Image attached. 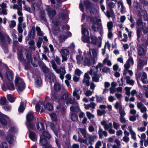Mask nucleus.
<instances>
[{"instance_id": "47", "label": "nucleus", "mask_w": 148, "mask_h": 148, "mask_svg": "<svg viewBox=\"0 0 148 148\" xmlns=\"http://www.w3.org/2000/svg\"><path fill=\"white\" fill-rule=\"evenodd\" d=\"M74 73L75 75L79 77L81 74L83 73V72L79 69L77 68L75 69Z\"/></svg>"}, {"instance_id": "3", "label": "nucleus", "mask_w": 148, "mask_h": 148, "mask_svg": "<svg viewBox=\"0 0 148 148\" xmlns=\"http://www.w3.org/2000/svg\"><path fill=\"white\" fill-rule=\"evenodd\" d=\"M146 24L142 22L140 18L138 19L136 22L137 34V40L139 38L141 34V30H143V32L145 34L148 33V27L145 28Z\"/></svg>"}, {"instance_id": "39", "label": "nucleus", "mask_w": 148, "mask_h": 148, "mask_svg": "<svg viewBox=\"0 0 148 148\" xmlns=\"http://www.w3.org/2000/svg\"><path fill=\"white\" fill-rule=\"evenodd\" d=\"M43 106L44 107V108L47 110H48L51 111L53 109V107L52 104L50 103H48L45 106L44 104H42Z\"/></svg>"}, {"instance_id": "46", "label": "nucleus", "mask_w": 148, "mask_h": 148, "mask_svg": "<svg viewBox=\"0 0 148 148\" xmlns=\"http://www.w3.org/2000/svg\"><path fill=\"white\" fill-rule=\"evenodd\" d=\"M86 116L89 119H92L95 117V116L92 114L90 112L87 111L86 112Z\"/></svg>"}, {"instance_id": "28", "label": "nucleus", "mask_w": 148, "mask_h": 148, "mask_svg": "<svg viewBox=\"0 0 148 148\" xmlns=\"http://www.w3.org/2000/svg\"><path fill=\"white\" fill-rule=\"evenodd\" d=\"M41 132L42 133V134L40 135V136H43L44 137V138H46L48 139L51 138V137L50 134L47 131H44V130H40Z\"/></svg>"}, {"instance_id": "60", "label": "nucleus", "mask_w": 148, "mask_h": 148, "mask_svg": "<svg viewBox=\"0 0 148 148\" xmlns=\"http://www.w3.org/2000/svg\"><path fill=\"white\" fill-rule=\"evenodd\" d=\"M107 62V65L109 66H111L112 65V63L111 62L108 60L107 58H105L103 61V63L104 64H105Z\"/></svg>"}, {"instance_id": "63", "label": "nucleus", "mask_w": 148, "mask_h": 148, "mask_svg": "<svg viewBox=\"0 0 148 148\" xmlns=\"http://www.w3.org/2000/svg\"><path fill=\"white\" fill-rule=\"evenodd\" d=\"M32 7L34 10H37L39 9V6L36 3H34L32 5Z\"/></svg>"}, {"instance_id": "7", "label": "nucleus", "mask_w": 148, "mask_h": 148, "mask_svg": "<svg viewBox=\"0 0 148 148\" xmlns=\"http://www.w3.org/2000/svg\"><path fill=\"white\" fill-rule=\"evenodd\" d=\"M90 49V50L91 56L88 57L89 62L86 64L87 65L91 66L96 63L97 54L98 53V49L97 48H94L92 49H89V51Z\"/></svg>"}, {"instance_id": "14", "label": "nucleus", "mask_w": 148, "mask_h": 148, "mask_svg": "<svg viewBox=\"0 0 148 148\" xmlns=\"http://www.w3.org/2000/svg\"><path fill=\"white\" fill-rule=\"evenodd\" d=\"M83 4L84 5L86 8L87 10H88L89 8H88V5H90V3L87 0H84L82 1H80V3L79 5V8L80 10L83 12H84Z\"/></svg>"}, {"instance_id": "59", "label": "nucleus", "mask_w": 148, "mask_h": 148, "mask_svg": "<svg viewBox=\"0 0 148 148\" xmlns=\"http://www.w3.org/2000/svg\"><path fill=\"white\" fill-rule=\"evenodd\" d=\"M106 113V112L104 110H97V114L99 116H101L103 114H105Z\"/></svg>"}, {"instance_id": "10", "label": "nucleus", "mask_w": 148, "mask_h": 148, "mask_svg": "<svg viewBox=\"0 0 148 148\" xmlns=\"http://www.w3.org/2000/svg\"><path fill=\"white\" fill-rule=\"evenodd\" d=\"M62 59V62H66L68 60L67 56L69 54V51L68 50L66 49H61L60 51Z\"/></svg>"}, {"instance_id": "30", "label": "nucleus", "mask_w": 148, "mask_h": 148, "mask_svg": "<svg viewBox=\"0 0 148 148\" xmlns=\"http://www.w3.org/2000/svg\"><path fill=\"white\" fill-rule=\"evenodd\" d=\"M39 65L42 68V69L44 72L46 73L49 72V68L46 66L43 62H41L39 64Z\"/></svg>"}, {"instance_id": "40", "label": "nucleus", "mask_w": 148, "mask_h": 148, "mask_svg": "<svg viewBox=\"0 0 148 148\" xmlns=\"http://www.w3.org/2000/svg\"><path fill=\"white\" fill-rule=\"evenodd\" d=\"M51 99L52 100L55 101H58L60 99L58 96L55 94H51Z\"/></svg>"}, {"instance_id": "43", "label": "nucleus", "mask_w": 148, "mask_h": 148, "mask_svg": "<svg viewBox=\"0 0 148 148\" xmlns=\"http://www.w3.org/2000/svg\"><path fill=\"white\" fill-rule=\"evenodd\" d=\"M94 75V76H93L92 77V81L95 82H98L100 75L99 74L97 75L96 74Z\"/></svg>"}, {"instance_id": "15", "label": "nucleus", "mask_w": 148, "mask_h": 148, "mask_svg": "<svg viewBox=\"0 0 148 148\" xmlns=\"http://www.w3.org/2000/svg\"><path fill=\"white\" fill-rule=\"evenodd\" d=\"M46 78L48 79L50 83H51L52 82H54L56 80V77L55 75L51 72H49L48 74L47 75L45 74Z\"/></svg>"}, {"instance_id": "18", "label": "nucleus", "mask_w": 148, "mask_h": 148, "mask_svg": "<svg viewBox=\"0 0 148 148\" xmlns=\"http://www.w3.org/2000/svg\"><path fill=\"white\" fill-rule=\"evenodd\" d=\"M134 64V60L133 58L131 57H129L128 59L127 60L126 63L124 65V68L129 69L130 66L133 65Z\"/></svg>"}, {"instance_id": "33", "label": "nucleus", "mask_w": 148, "mask_h": 148, "mask_svg": "<svg viewBox=\"0 0 148 148\" xmlns=\"http://www.w3.org/2000/svg\"><path fill=\"white\" fill-rule=\"evenodd\" d=\"M53 87L55 91L59 92L61 89V86L58 82H56L54 84Z\"/></svg>"}, {"instance_id": "61", "label": "nucleus", "mask_w": 148, "mask_h": 148, "mask_svg": "<svg viewBox=\"0 0 148 148\" xmlns=\"http://www.w3.org/2000/svg\"><path fill=\"white\" fill-rule=\"evenodd\" d=\"M16 25L15 21L14 20H12L10 22V23L9 24V26L10 28H13Z\"/></svg>"}, {"instance_id": "42", "label": "nucleus", "mask_w": 148, "mask_h": 148, "mask_svg": "<svg viewBox=\"0 0 148 148\" xmlns=\"http://www.w3.org/2000/svg\"><path fill=\"white\" fill-rule=\"evenodd\" d=\"M42 104H43V103H41L40 105L38 104H37L36 105L35 108L36 111L37 112H39L40 111V110L41 109V112L43 110V108L42 106Z\"/></svg>"}, {"instance_id": "64", "label": "nucleus", "mask_w": 148, "mask_h": 148, "mask_svg": "<svg viewBox=\"0 0 148 148\" xmlns=\"http://www.w3.org/2000/svg\"><path fill=\"white\" fill-rule=\"evenodd\" d=\"M0 148H8V145L6 142H3L0 145Z\"/></svg>"}, {"instance_id": "19", "label": "nucleus", "mask_w": 148, "mask_h": 148, "mask_svg": "<svg viewBox=\"0 0 148 148\" xmlns=\"http://www.w3.org/2000/svg\"><path fill=\"white\" fill-rule=\"evenodd\" d=\"M137 108L140 110V112L142 113L146 112L147 108L144 104L141 102H138L137 104Z\"/></svg>"}, {"instance_id": "5", "label": "nucleus", "mask_w": 148, "mask_h": 148, "mask_svg": "<svg viewBox=\"0 0 148 148\" xmlns=\"http://www.w3.org/2000/svg\"><path fill=\"white\" fill-rule=\"evenodd\" d=\"M3 66L5 68L8 70L6 71L5 74V76L10 81L12 80L14 78V73L12 71L9 69L6 64H2L1 62V61H0V77L2 79H3V75L2 73L3 70L1 68V67Z\"/></svg>"}, {"instance_id": "35", "label": "nucleus", "mask_w": 148, "mask_h": 148, "mask_svg": "<svg viewBox=\"0 0 148 148\" xmlns=\"http://www.w3.org/2000/svg\"><path fill=\"white\" fill-rule=\"evenodd\" d=\"M71 118L72 121H77L78 120V117L77 114L73 113L72 112H70Z\"/></svg>"}, {"instance_id": "1", "label": "nucleus", "mask_w": 148, "mask_h": 148, "mask_svg": "<svg viewBox=\"0 0 148 148\" xmlns=\"http://www.w3.org/2000/svg\"><path fill=\"white\" fill-rule=\"evenodd\" d=\"M137 70L138 72L142 69L144 65L147 64L146 61H144L140 59L137 61ZM136 76L137 79H141L142 82L144 84H147L148 83L147 80V75L145 72L140 73L137 72L136 74Z\"/></svg>"}, {"instance_id": "27", "label": "nucleus", "mask_w": 148, "mask_h": 148, "mask_svg": "<svg viewBox=\"0 0 148 148\" xmlns=\"http://www.w3.org/2000/svg\"><path fill=\"white\" fill-rule=\"evenodd\" d=\"M70 109L72 112H79L80 110V108L78 106V104L76 103V105H73L70 108Z\"/></svg>"}, {"instance_id": "11", "label": "nucleus", "mask_w": 148, "mask_h": 148, "mask_svg": "<svg viewBox=\"0 0 148 148\" xmlns=\"http://www.w3.org/2000/svg\"><path fill=\"white\" fill-rule=\"evenodd\" d=\"M92 28L94 31H98L101 35L102 36L103 34V28L101 23H93L92 24Z\"/></svg>"}, {"instance_id": "20", "label": "nucleus", "mask_w": 148, "mask_h": 148, "mask_svg": "<svg viewBox=\"0 0 148 148\" xmlns=\"http://www.w3.org/2000/svg\"><path fill=\"white\" fill-rule=\"evenodd\" d=\"M90 79V77L88 73H85L84 77V79L82 80L83 84H85L86 86H89L90 84L89 80Z\"/></svg>"}, {"instance_id": "52", "label": "nucleus", "mask_w": 148, "mask_h": 148, "mask_svg": "<svg viewBox=\"0 0 148 148\" xmlns=\"http://www.w3.org/2000/svg\"><path fill=\"white\" fill-rule=\"evenodd\" d=\"M68 15V12L66 10H64V12L61 14V16L63 19H65L67 16Z\"/></svg>"}, {"instance_id": "45", "label": "nucleus", "mask_w": 148, "mask_h": 148, "mask_svg": "<svg viewBox=\"0 0 148 148\" xmlns=\"http://www.w3.org/2000/svg\"><path fill=\"white\" fill-rule=\"evenodd\" d=\"M7 97L8 100L10 102H13L15 101V98L12 95H7Z\"/></svg>"}, {"instance_id": "37", "label": "nucleus", "mask_w": 148, "mask_h": 148, "mask_svg": "<svg viewBox=\"0 0 148 148\" xmlns=\"http://www.w3.org/2000/svg\"><path fill=\"white\" fill-rule=\"evenodd\" d=\"M98 134L99 137L100 138H102L103 135H104L105 137L107 136V133L105 131H103L102 130H99L98 131Z\"/></svg>"}, {"instance_id": "23", "label": "nucleus", "mask_w": 148, "mask_h": 148, "mask_svg": "<svg viewBox=\"0 0 148 148\" xmlns=\"http://www.w3.org/2000/svg\"><path fill=\"white\" fill-rule=\"evenodd\" d=\"M9 121V118L6 115H3L0 118V122L3 125H6Z\"/></svg>"}, {"instance_id": "22", "label": "nucleus", "mask_w": 148, "mask_h": 148, "mask_svg": "<svg viewBox=\"0 0 148 148\" xmlns=\"http://www.w3.org/2000/svg\"><path fill=\"white\" fill-rule=\"evenodd\" d=\"M5 38H6L8 39V42L9 43L11 40L8 36L7 34L5 33L3 34L1 32H0V39L2 42L4 43L5 42Z\"/></svg>"}, {"instance_id": "58", "label": "nucleus", "mask_w": 148, "mask_h": 148, "mask_svg": "<svg viewBox=\"0 0 148 148\" xmlns=\"http://www.w3.org/2000/svg\"><path fill=\"white\" fill-rule=\"evenodd\" d=\"M116 4V3H114L113 2H110L108 4V5L110 8L111 9L114 8Z\"/></svg>"}, {"instance_id": "26", "label": "nucleus", "mask_w": 148, "mask_h": 148, "mask_svg": "<svg viewBox=\"0 0 148 148\" xmlns=\"http://www.w3.org/2000/svg\"><path fill=\"white\" fill-rule=\"evenodd\" d=\"M40 145L42 147L49 143L46 138H44V137L43 136H40Z\"/></svg>"}, {"instance_id": "41", "label": "nucleus", "mask_w": 148, "mask_h": 148, "mask_svg": "<svg viewBox=\"0 0 148 148\" xmlns=\"http://www.w3.org/2000/svg\"><path fill=\"white\" fill-rule=\"evenodd\" d=\"M36 30L37 32V35L38 36H42L44 35V33L42 31H41L40 28L36 26Z\"/></svg>"}, {"instance_id": "55", "label": "nucleus", "mask_w": 148, "mask_h": 148, "mask_svg": "<svg viewBox=\"0 0 148 148\" xmlns=\"http://www.w3.org/2000/svg\"><path fill=\"white\" fill-rule=\"evenodd\" d=\"M131 88L126 87L124 89L125 91V94L128 96H129L130 95V92Z\"/></svg>"}, {"instance_id": "49", "label": "nucleus", "mask_w": 148, "mask_h": 148, "mask_svg": "<svg viewBox=\"0 0 148 148\" xmlns=\"http://www.w3.org/2000/svg\"><path fill=\"white\" fill-rule=\"evenodd\" d=\"M26 126L28 129H34V125L31 123L28 122L26 123Z\"/></svg>"}, {"instance_id": "34", "label": "nucleus", "mask_w": 148, "mask_h": 148, "mask_svg": "<svg viewBox=\"0 0 148 148\" xmlns=\"http://www.w3.org/2000/svg\"><path fill=\"white\" fill-rule=\"evenodd\" d=\"M6 140L10 144L13 143L14 140V137L12 134L8 135L6 137Z\"/></svg>"}, {"instance_id": "4", "label": "nucleus", "mask_w": 148, "mask_h": 148, "mask_svg": "<svg viewBox=\"0 0 148 148\" xmlns=\"http://www.w3.org/2000/svg\"><path fill=\"white\" fill-rule=\"evenodd\" d=\"M141 42H143L142 44L141 43L139 42L138 44V47L137 49V50L138 55L140 56H145V58H147L148 54L146 53V51L143 47H142V46L147 47L148 44V40L142 39Z\"/></svg>"}, {"instance_id": "2", "label": "nucleus", "mask_w": 148, "mask_h": 148, "mask_svg": "<svg viewBox=\"0 0 148 148\" xmlns=\"http://www.w3.org/2000/svg\"><path fill=\"white\" fill-rule=\"evenodd\" d=\"M84 54L85 57L84 59L83 57L80 54H77L76 56V58L77 63L78 64H81L85 66H90V65H87L86 64V63L89 62L88 57L91 56L90 50V49L89 51L87 52L85 51Z\"/></svg>"}, {"instance_id": "24", "label": "nucleus", "mask_w": 148, "mask_h": 148, "mask_svg": "<svg viewBox=\"0 0 148 148\" xmlns=\"http://www.w3.org/2000/svg\"><path fill=\"white\" fill-rule=\"evenodd\" d=\"M98 69L96 67L94 66H91L90 68L88 73L91 75H95L97 74Z\"/></svg>"}, {"instance_id": "32", "label": "nucleus", "mask_w": 148, "mask_h": 148, "mask_svg": "<svg viewBox=\"0 0 148 148\" xmlns=\"http://www.w3.org/2000/svg\"><path fill=\"white\" fill-rule=\"evenodd\" d=\"M125 79L126 83L131 85H133L134 84V81L133 80L131 79L130 77L128 76H126L125 77Z\"/></svg>"}, {"instance_id": "13", "label": "nucleus", "mask_w": 148, "mask_h": 148, "mask_svg": "<svg viewBox=\"0 0 148 148\" xmlns=\"http://www.w3.org/2000/svg\"><path fill=\"white\" fill-rule=\"evenodd\" d=\"M96 38L94 36H91L90 38L88 37L86 39H85V38L84 37H83L82 38V40L84 42H87L94 44H95L96 43Z\"/></svg>"}, {"instance_id": "51", "label": "nucleus", "mask_w": 148, "mask_h": 148, "mask_svg": "<svg viewBox=\"0 0 148 148\" xmlns=\"http://www.w3.org/2000/svg\"><path fill=\"white\" fill-rule=\"evenodd\" d=\"M8 90H13L15 89L14 85L13 83L10 82L9 85H8Z\"/></svg>"}, {"instance_id": "62", "label": "nucleus", "mask_w": 148, "mask_h": 148, "mask_svg": "<svg viewBox=\"0 0 148 148\" xmlns=\"http://www.w3.org/2000/svg\"><path fill=\"white\" fill-rule=\"evenodd\" d=\"M68 37L64 35H61L59 37V40L60 41L62 42L64 41Z\"/></svg>"}, {"instance_id": "17", "label": "nucleus", "mask_w": 148, "mask_h": 148, "mask_svg": "<svg viewBox=\"0 0 148 148\" xmlns=\"http://www.w3.org/2000/svg\"><path fill=\"white\" fill-rule=\"evenodd\" d=\"M82 91L80 90V89L78 88H75L73 93V97H76L77 100H79L80 99L79 94H81Z\"/></svg>"}, {"instance_id": "54", "label": "nucleus", "mask_w": 148, "mask_h": 148, "mask_svg": "<svg viewBox=\"0 0 148 148\" xmlns=\"http://www.w3.org/2000/svg\"><path fill=\"white\" fill-rule=\"evenodd\" d=\"M113 26V23L112 21H110L108 22L107 27L108 30H111Z\"/></svg>"}, {"instance_id": "53", "label": "nucleus", "mask_w": 148, "mask_h": 148, "mask_svg": "<svg viewBox=\"0 0 148 148\" xmlns=\"http://www.w3.org/2000/svg\"><path fill=\"white\" fill-rule=\"evenodd\" d=\"M78 140L80 143H83L87 145H88L86 139H84L82 138H79L78 139Z\"/></svg>"}, {"instance_id": "29", "label": "nucleus", "mask_w": 148, "mask_h": 148, "mask_svg": "<svg viewBox=\"0 0 148 148\" xmlns=\"http://www.w3.org/2000/svg\"><path fill=\"white\" fill-rule=\"evenodd\" d=\"M84 106L86 110L89 109L90 108L93 109H95L96 107V104L93 102H91L88 104H84Z\"/></svg>"}, {"instance_id": "48", "label": "nucleus", "mask_w": 148, "mask_h": 148, "mask_svg": "<svg viewBox=\"0 0 148 148\" xmlns=\"http://www.w3.org/2000/svg\"><path fill=\"white\" fill-rule=\"evenodd\" d=\"M24 110L25 108L23 106V103H21L18 108V112L20 113H22Z\"/></svg>"}, {"instance_id": "50", "label": "nucleus", "mask_w": 148, "mask_h": 148, "mask_svg": "<svg viewBox=\"0 0 148 148\" xmlns=\"http://www.w3.org/2000/svg\"><path fill=\"white\" fill-rule=\"evenodd\" d=\"M6 102V99L5 97H1L0 98V104L3 105H5Z\"/></svg>"}, {"instance_id": "56", "label": "nucleus", "mask_w": 148, "mask_h": 148, "mask_svg": "<svg viewBox=\"0 0 148 148\" xmlns=\"http://www.w3.org/2000/svg\"><path fill=\"white\" fill-rule=\"evenodd\" d=\"M42 41V38L41 37H39L38 41L36 43V45L38 47L40 48L41 47V44Z\"/></svg>"}, {"instance_id": "6", "label": "nucleus", "mask_w": 148, "mask_h": 148, "mask_svg": "<svg viewBox=\"0 0 148 148\" xmlns=\"http://www.w3.org/2000/svg\"><path fill=\"white\" fill-rule=\"evenodd\" d=\"M15 84L16 88L18 92L22 91L25 88V84L23 79L18 75L16 76Z\"/></svg>"}, {"instance_id": "21", "label": "nucleus", "mask_w": 148, "mask_h": 148, "mask_svg": "<svg viewBox=\"0 0 148 148\" xmlns=\"http://www.w3.org/2000/svg\"><path fill=\"white\" fill-rule=\"evenodd\" d=\"M101 123L105 130H111L112 128V125L111 123L108 124L106 121H103L101 122Z\"/></svg>"}, {"instance_id": "38", "label": "nucleus", "mask_w": 148, "mask_h": 148, "mask_svg": "<svg viewBox=\"0 0 148 148\" xmlns=\"http://www.w3.org/2000/svg\"><path fill=\"white\" fill-rule=\"evenodd\" d=\"M36 127L37 130H45L44 124L41 122L38 123L36 124Z\"/></svg>"}, {"instance_id": "31", "label": "nucleus", "mask_w": 148, "mask_h": 148, "mask_svg": "<svg viewBox=\"0 0 148 148\" xmlns=\"http://www.w3.org/2000/svg\"><path fill=\"white\" fill-rule=\"evenodd\" d=\"M34 118L33 113L32 111L29 112L26 116V119L27 121H31Z\"/></svg>"}, {"instance_id": "36", "label": "nucleus", "mask_w": 148, "mask_h": 148, "mask_svg": "<svg viewBox=\"0 0 148 148\" xmlns=\"http://www.w3.org/2000/svg\"><path fill=\"white\" fill-rule=\"evenodd\" d=\"M97 136H89L88 138L86 139L87 140H88V145L89 144L91 145L92 144V142L94 141L95 139L96 138Z\"/></svg>"}, {"instance_id": "8", "label": "nucleus", "mask_w": 148, "mask_h": 148, "mask_svg": "<svg viewBox=\"0 0 148 148\" xmlns=\"http://www.w3.org/2000/svg\"><path fill=\"white\" fill-rule=\"evenodd\" d=\"M51 63L53 69L56 73L59 74V77L61 79L63 80L64 78V75L66 74V71L65 68L63 67H60L59 69L57 68V66L55 62L53 60L51 61Z\"/></svg>"}, {"instance_id": "12", "label": "nucleus", "mask_w": 148, "mask_h": 148, "mask_svg": "<svg viewBox=\"0 0 148 148\" xmlns=\"http://www.w3.org/2000/svg\"><path fill=\"white\" fill-rule=\"evenodd\" d=\"M62 99L66 101V103L67 104H72L73 101L71 98V95L67 92H65L62 96Z\"/></svg>"}, {"instance_id": "9", "label": "nucleus", "mask_w": 148, "mask_h": 148, "mask_svg": "<svg viewBox=\"0 0 148 148\" xmlns=\"http://www.w3.org/2000/svg\"><path fill=\"white\" fill-rule=\"evenodd\" d=\"M46 10L50 20L51 21L52 26L54 27L57 26L60 24V22L56 19L54 21L51 19L52 17L56 15V10L49 8L46 9Z\"/></svg>"}, {"instance_id": "25", "label": "nucleus", "mask_w": 148, "mask_h": 148, "mask_svg": "<svg viewBox=\"0 0 148 148\" xmlns=\"http://www.w3.org/2000/svg\"><path fill=\"white\" fill-rule=\"evenodd\" d=\"M29 136L30 138L33 141H35L37 139V137L36 134L31 130L29 131Z\"/></svg>"}, {"instance_id": "44", "label": "nucleus", "mask_w": 148, "mask_h": 148, "mask_svg": "<svg viewBox=\"0 0 148 148\" xmlns=\"http://www.w3.org/2000/svg\"><path fill=\"white\" fill-rule=\"evenodd\" d=\"M26 58L27 60V62L28 63H29L30 62H32V58L31 55L30 53L29 52H27L26 54Z\"/></svg>"}, {"instance_id": "57", "label": "nucleus", "mask_w": 148, "mask_h": 148, "mask_svg": "<svg viewBox=\"0 0 148 148\" xmlns=\"http://www.w3.org/2000/svg\"><path fill=\"white\" fill-rule=\"evenodd\" d=\"M119 113L120 116H124L125 115L124 111L123 110L122 107L119 108Z\"/></svg>"}, {"instance_id": "16", "label": "nucleus", "mask_w": 148, "mask_h": 148, "mask_svg": "<svg viewBox=\"0 0 148 148\" xmlns=\"http://www.w3.org/2000/svg\"><path fill=\"white\" fill-rule=\"evenodd\" d=\"M82 38L84 37L85 38V39H86L88 38L87 36L89 35V31L86 28V24L82 25Z\"/></svg>"}]
</instances>
